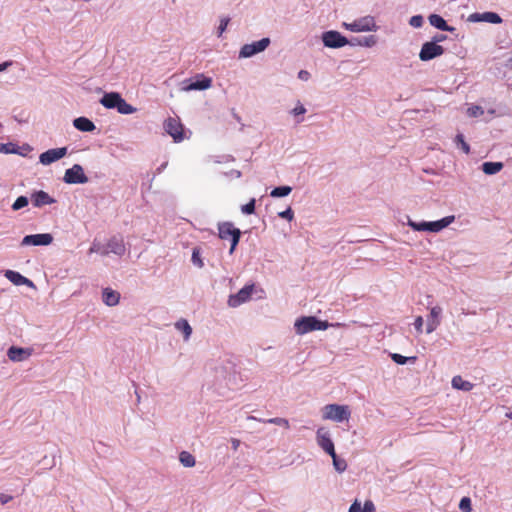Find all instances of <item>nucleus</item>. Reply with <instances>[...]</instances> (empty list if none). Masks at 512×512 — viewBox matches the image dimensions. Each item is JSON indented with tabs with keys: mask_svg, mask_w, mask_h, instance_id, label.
I'll list each match as a JSON object with an SVG mask.
<instances>
[{
	"mask_svg": "<svg viewBox=\"0 0 512 512\" xmlns=\"http://www.w3.org/2000/svg\"><path fill=\"white\" fill-rule=\"evenodd\" d=\"M333 325L314 316H302L295 320L294 329L297 335H305L312 331L326 330Z\"/></svg>",
	"mask_w": 512,
	"mask_h": 512,
	"instance_id": "1",
	"label": "nucleus"
},
{
	"mask_svg": "<svg viewBox=\"0 0 512 512\" xmlns=\"http://www.w3.org/2000/svg\"><path fill=\"white\" fill-rule=\"evenodd\" d=\"M455 220V216L450 215L446 216L440 220L432 221V222H415L408 218L407 225L411 227L414 231H423V232H432L437 233L448 227Z\"/></svg>",
	"mask_w": 512,
	"mask_h": 512,
	"instance_id": "2",
	"label": "nucleus"
},
{
	"mask_svg": "<svg viewBox=\"0 0 512 512\" xmlns=\"http://www.w3.org/2000/svg\"><path fill=\"white\" fill-rule=\"evenodd\" d=\"M342 27L353 33L376 32L379 30L374 16L371 15L359 17L351 22H343Z\"/></svg>",
	"mask_w": 512,
	"mask_h": 512,
	"instance_id": "3",
	"label": "nucleus"
},
{
	"mask_svg": "<svg viewBox=\"0 0 512 512\" xmlns=\"http://www.w3.org/2000/svg\"><path fill=\"white\" fill-rule=\"evenodd\" d=\"M321 416L323 420L340 423L349 420L351 410L347 405L327 404L321 409Z\"/></svg>",
	"mask_w": 512,
	"mask_h": 512,
	"instance_id": "4",
	"label": "nucleus"
},
{
	"mask_svg": "<svg viewBox=\"0 0 512 512\" xmlns=\"http://www.w3.org/2000/svg\"><path fill=\"white\" fill-rule=\"evenodd\" d=\"M218 234L223 240L231 239L230 254H233L241 237V231L235 228L231 222H221L218 224Z\"/></svg>",
	"mask_w": 512,
	"mask_h": 512,
	"instance_id": "5",
	"label": "nucleus"
},
{
	"mask_svg": "<svg viewBox=\"0 0 512 512\" xmlns=\"http://www.w3.org/2000/svg\"><path fill=\"white\" fill-rule=\"evenodd\" d=\"M269 45H270V39L267 37L262 38L259 41L244 44L239 50L238 58L239 59L251 58V57L265 51Z\"/></svg>",
	"mask_w": 512,
	"mask_h": 512,
	"instance_id": "6",
	"label": "nucleus"
},
{
	"mask_svg": "<svg viewBox=\"0 0 512 512\" xmlns=\"http://www.w3.org/2000/svg\"><path fill=\"white\" fill-rule=\"evenodd\" d=\"M322 42L325 47L328 48H341L349 44L348 39L343 36L340 32L335 30H329L322 33Z\"/></svg>",
	"mask_w": 512,
	"mask_h": 512,
	"instance_id": "7",
	"label": "nucleus"
},
{
	"mask_svg": "<svg viewBox=\"0 0 512 512\" xmlns=\"http://www.w3.org/2000/svg\"><path fill=\"white\" fill-rule=\"evenodd\" d=\"M63 181L67 184H85L89 181L84 173V169L79 164H74L65 171Z\"/></svg>",
	"mask_w": 512,
	"mask_h": 512,
	"instance_id": "8",
	"label": "nucleus"
},
{
	"mask_svg": "<svg viewBox=\"0 0 512 512\" xmlns=\"http://www.w3.org/2000/svg\"><path fill=\"white\" fill-rule=\"evenodd\" d=\"M317 445L328 455L335 452L334 443L331 438V433L326 427H319L316 431Z\"/></svg>",
	"mask_w": 512,
	"mask_h": 512,
	"instance_id": "9",
	"label": "nucleus"
},
{
	"mask_svg": "<svg viewBox=\"0 0 512 512\" xmlns=\"http://www.w3.org/2000/svg\"><path fill=\"white\" fill-rule=\"evenodd\" d=\"M444 51L445 50L441 45L428 41L422 45L419 52V58L421 61H430L443 55Z\"/></svg>",
	"mask_w": 512,
	"mask_h": 512,
	"instance_id": "10",
	"label": "nucleus"
},
{
	"mask_svg": "<svg viewBox=\"0 0 512 512\" xmlns=\"http://www.w3.org/2000/svg\"><path fill=\"white\" fill-rule=\"evenodd\" d=\"M254 290V285H246L236 294L229 296L227 304L229 307L236 308L250 300Z\"/></svg>",
	"mask_w": 512,
	"mask_h": 512,
	"instance_id": "11",
	"label": "nucleus"
},
{
	"mask_svg": "<svg viewBox=\"0 0 512 512\" xmlns=\"http://www.w3.org/2000/svg\"><path fill=\"white\" fill-rule=\"evenodd\" d=\"M53 242V236L50 233L26 235L21 246H48Z\"/></svg>",
	"mask_w": 512,
	"mask_h": 512,
	"instance_id": "12",
	"label": "nucleus"
},
{
	"mask_svg": "<svg viewBox=\"0 0 512 512\" xmlns=\"http://www.w3.org/2000/svg\"><path fill=\"white\" fill-rule=\"evenodd\" d=\"M67 152V147L49 149L40 154L39 162L45 166L50 165L66 156Z\"/></svg>",
	"mask_w": 512,
	"mask_h": 512,
	"instance_id": "13",
	"label": "nucleus"
},
{
	"mask_svg": "<svg viewBox=\"0 0 512 512\" xmlns=\"http://www.w3.org/2000/svg\"><path fill=\"white\" fill-rule=\"evenodd\" d=\"M212 86V79L204 75H198L195 81H184L181 90L185 92L193 90H206Z\"/></svg>",
	"mask_w": 512,
	"mask_h": 512,
	"instance_id": "14",
	"label": "nucleus"
},
{
	"mask_svg": "<svg viewBox=\"0 0 512 512\" xmlns=\"http://www.w3.org/2000/svg\"><path fill=\"white\" fill-rule=\"evenodd\" d=\"M33 353L32 348H22L17 346H11L7 350V356L12 362H23L30 358Z\"/></svg>",
	"mask_w": 512,
	"mask_h": 512,
	"instance_id": "15",
	"label": "nucleus"
},
{
	"mask_svg": "<svg viewBox=\"0 0 512 512\" xmlns=\"http://www.w3.org/2000/svg\"><path fill=\"white\" fill-rule=\"evenodd\" d=\"M468 21L472 23L487 22L491 24H499L502 22V19L495 12H483L470 14L468 17Z\"/></svg>",
	"mask_w": 512,
	"mask_h": 512,
	"instance_id": "16",
	"label": "nucleus"
},
{
	"mask_svg": "<svg viewBox=\"0 0 512 512\" xmlns=\"http://www.w3.org/2000/svg\"><path fill=\"white\" fill-rule=\"evenodd\" d=\"M165 130L176 142H180L184 139L183 127L179 121L174 118H169L166 121Z\"/></svg>",
	"mask_w": 512,
	"mask_h": 512,
	"instance_id": "17",
	"label": "nucleus"
},
{
	"mask_svg": "<svg viewBox=\"0 0 512 512\" xmlns=\"http://www.w3.org/2000/svg\"><path fill=\"white\" fill-rule=\"evenodd\" d=\"M442 308L440 306H433L430 308V314L427 318L426 333L434 332L441 323Z\"/></svg>",
	"mask_w": 512,
	"mask_h": 512,
	"instance_id": "18",
	"label": "nucleus"
},
{
	"mask_svg": "<svg viewBox=\"0 0 512 512\" xmlns=\"http://www.w3.org/2000/svg\"><path fill=\"white\" fill-rule=\"evenodd\" d=\"M31 201L34 207L40 208L45 205H51L56 202V200L51 197L45 191H36L31 195Z\"/></svg>",
	"mask_w": 512,
	"mask_h": 512,
	"instance_id": "19",
	"label": "nucleus"
},
{
	"mask_svg": "<svg viewBox=\"0 0 512 512\" xmlns=\"http://www.w3.org/2000/svg\"><path fill=\"white\" fill-rule=\"evenodd\" d=\"M121 295L118 291L106 287L102 289V301L108 307L117 306L120 302Z\"/></svg>",
	"mask_w": 512,
	"mask_h": 512,
	"instance_id": "20",
	"label": "nucleus"
},
{
	"mask_svg": "<svg viewBox=\"0 0 512 512\" xmlns=\"http://www.w3.org/2000/svg\"><path fill=\"white\" fill-rule=\"evenodd\" d=\"M108 254L113 253L117 256H122L126 252V247L122 238L112 237L106 244Z\"/></svg>",
	"mask_w": 512,
	"mask_h": 512,
	"instance_id": "21",
	"label": "nucleus"
},
{
	"mask_svg": "<svg viewBox=\"0 0 512 512\" xmlns=\"http://www.w3.org/2000/svg\"><path fill=\"white\" fill-rule=\"evenodd\" d=\"M4 275L14 285H26L28 287H34L33 282L30 279L21 275L19 272L13 270H6Z\"/></svg>",
	"mask_w": 512,
	"mask_h": 512,
	"instance_id": "22",
	"label": "nucleus"
},
{
	"mask_svg": "<svg viewBox=\"0 0 512 512\" xmlns=\"http://www.w3.org/2000/svg\"><path fill=\"white\" fill-rule=\"evenodd\" d=\"M73 126L82 132H92L96 129L95 124L86 117H78L73 120Z\"/></svg>",
	"mask_w": 512,
	"mask_h": 512,
	"instance_id": "23",
	"label": "nucleus"
},
{
	"mask_svg": "<svg viewBox=\"0 0 512 512\" xmlns=\"http://www.w3.org/2000/svg\"><path fill=\"white\" fill-rule=\"evenodd\" d=\"M428 19H429L430 24L433 27H435L441 31H447V32L455 31V28L452 26H449L440 15L431 14Z\"/></svg>",
	"mask_w": 512,
	"mask_h": 512,
	"instance_id": "24",
	"label": "nucleus"
},
{
	"mask_svg": "<svg viewBox=\"0 0 512 512\" xmlns=\"http://www.w3.org/2000/svg\"><path fill=\"white\" fill-rule=\"evenodd\" d=\"M120 94L117 92L105 93L100 99V103L107 109H115L118 104Z\"/></svg>",
	"mask_w": 512,
	"mask_h": 512,
	"instance_id": "25",
	"label": "nucleus"
},
{
	"mask_svg": "<svg viewBox=\"0 0 512 512\" xmlns=\"http://www.w3.org/2000/svg\"><path fill=\"white\" fill-rule=\"evenodd\" d=\"M349 512H375V505L370 500L366 501L364 505L355 500L349 507Z\"/></svg>",
	"mask_w": 512,
	"mask_h": 512,
	"instance_id": "26",
	"label": "nucleus"
},
{
	"mask_svg": "<svg viewBox=\"0 0 512 512\" xmlns=\"http://www.w3.org/2000/svg\"><path fill=\"white\" fill-rule=\"evenodd\" d=\"M175 329L183 334L184 341H188L192 335V327L186 319H180L175 323Z\"/></svg>",
	"mask_w": 512,
	"mask_h": 512,
	"instance_id": "27",
	"label": "nucleus"
},
{
	"mask_svg": "<svg viewBox=\"0 0 512 512\" xmlns=\"http://www.w3.org/2000/svg\"><path fill=\"white\" fill-rule=\"evenodd\" d=\"M502 162H484L482 164V171L486 175H495L503 169Z\"/></svg>",
	"mask_w": 512,
	"mask_h": 512,
	"instance_id": "28",
	"label": "nucleus"
},
{
	"mask_svg": "<svg viewBox=\"0 0 512 512\" xmlns=\"http://www.w3.org/2000/svg\"><path fill=\"white\" fill-rule=\"evenodd\" d=\"M451 384L454 389L462 391H470L473 388V384L464 380L461 376H454L452 378Z\"/></svg>",
	"mask_w": 512,
	"mask_h": 512,
	"instance_id": "29",
	"label": "nucleus"
},
{
	"mask_svg": "<svg viewBox=\"0 0 512 512\" xmlns=\"http://www.w3.org/2000/svg\"><path fill=\"white\" fill-rule=\"evenodd\" d=\"M307 112V109L305 106L300 102L297 101L295 107L290 110V114L295 118V123L300 124L303 122L304 114Z\"/></svg>",
	"mask_w": 512,
	"mask_h": 512,
	"instance_id": "30",
	"label": "nucleus"
},
{
	"mask_svg": "<svg viewBox=\"0 0 512 512\" xmlns=\"http://www.w3.org/2000/svg\"><path fill=\"white\" fill-rule=\"evenodd\" d=\"M179 462L185 468H192L196 465L195 457L188 451H181L179 453Z\"/></svg>",
	"mask_w": 512,
	"mask_h": 512,
	"instance_id": "31",
	"label": "nucleus"
},
{
	"mask_svg": "<svg viewBox=\"0 0 512 512\" xmlns=\"http://www.w3.org/2000/svg\"><path fill=\"white\" fill-rule=\"evenodd\" d=\"M115 109L120 114H123V115L133 114L136 111V108L133 107L132 105H130L129 103H127L126 100L124 98H122L121 95H120V97L118 99V104H117V107Z\"/></svg>",
	"mask_w": 512,
	"mask_h": 512,
	"instance_id": "32",
	"label": "nucleus"
},
{
	"mask_svg": "<svg viewBox=\"0 0 512 512\" xmlns=\"http://www.w3.org/2000/svg\"><path fill=\"white\" fill-rule=\"evenodd\" d=\"M247 419L248 420H256V421H259V422H265V423H269V424H275V425H278V426L289 428V421L287 419L281 418V417H275V418H270V419L262 420V419H258L255 416H248Z\"/></svg>",
	"mask_w": 512,
	"mask_h": 512,
	"instance_id": "33",
	"label": "nucleus"
},
{
	"mask_svg": "<svg viewBox=\"0 0 512 512\" xmlns=\"http://www.w3.org/2000/svg\"><path fill=\"white\" fill-rule=\"evenodd\" d=\"M0 153L25 155L20 148L12 142L0 143Z\"/></svg>",
	"mask_w": 512,
	"mask_h": 512,
	"instance_id": "34",
	"label": "nucleus"
},
{
	"mask_svg": "<svg viewBox=\"0 0 512 512\" xmlns=\"http://www.w3.org/2000/svg\"><path fill=\"white\" fill-rule=\"evenodd\" d=\"M378 43V38L375 35H368L358 39L356 44L362 47L371 48Z\"/></svg>",
	"mask_w": 512,
	"mask_h": 512,
	"instance_id": "35",
	"label": "nucleus"
},
{
	"mask_svg": "<svg viewBox=\"0 0 512 512\" xmlns=\"http://www.w3.org/2000/svg\"><path fill=\"white\" fill-rule=\"evenodd\" d=\"M330 456L332 457V460H333L334 469L337 472L342 473L347 469L346 461L344 459L339 458L336 455V452H334L333 454H330Z\"/></svg>",
	"mask_w": 512,
	"mask_h": 512,
	"instance_id": "36",
	"label": "nucleus"
},
{
	"mask_svg": "<svg viewBox=\"0 0 512 512\" xmlns=\"http://www.w3.org/2000/svg\"><path fill=\"white\" fill-rule=\"evenodd\" d=\"M291 191L292 188L290 186H279L271 191L270 196L274 198L285 197L288 196Z\"/></svg>",
	"mask_w": 512,
	"mask_h": 512,
	"instance_id": "37",
	"label": "nucleus"
},
{
	"mask_svg": "<svg viewBox=\"0 0 512 512\" xmlns=\"http://www.w3.org/2000/svg\"><path fill=\"white\" fill-rule=\"evenodd\" d=\"M230 22V18L228 16H222L219 19V25L217 27V37L220 38L222 34L226 31L228 24Z\"/></svg>",
	"mask_w": 512,
	"mask_h": 512,
	"instance_id": "38",
	"label": "nucleus"
},
{
	"mask_svg": "<svg viewBox=\"0 0 512 512\" xmlns=\"http://www.w3.org/2000/svg\"><path fill=\"white\" fill-rule=\"evenodd\" d=\"M89 253H99L103 256L108 255L106 245H102L100 242L94 241L89 249Z\"/></svg>",
	"mask_w": 512,
	"mask_h": 512,
	"instance_id": "39",
	"label": "nucleus"
},
{
	"mask_svg": "<svg viewBox=\"0 0 512 512\" xmlns=\"http://www.w3.org/2000/svg\"><path fill=\"white\" fill-rule=\"evenodd\" d=\"M466 113L469 117H479L484 114V110L481 106L472 105V106L468 107Z\"/></svg>",
	"mask_w": 512,
	"mask_h": 512,
	"instance_id": "40",
	"label": "nucleus"
},
{
	"mask_svg": "<svg viewBox=\"0 0 512 512\" xmlns=\"http://www.w3.org/2000/svg\"><path fill=\"white\" fill-rule=\"evenodd\" d=\"M455 143L457 146H459L465 154H468L470 152L469 145L465 142L464 136L462 134H457L455 137Z\"/></svg>",
	"mask_w": 512,
	"mask_h": 512,
	"instance_id": "41",
	"label": "nucleus"
},
{
	"mask_svg": "<svg viewBox=\"0 0 512 512\" xmlns=\"http://www.w3.org/2000/svg\"><path fill=\"white\" fill-rule=\"evenodd\" d=\"M28 203H29V200L26 196H19L13 203L12 209L14 211L20 210V209L24 208L25 206H27Z\"/></svg>",
	"mask_w": 512,
	"mask_h": 512,
	"instance_id": "42",
	"label": "nucleus"
},
{
	"mask_svg": "<svg viewBox=\"0 0 512 512\" xmlns=\"http://www.w3.org/2000/svg\"><path fill=\"white\" fill-rule=\"evenodd\" d=\"M191 261L195 266L199 268H202L204 266L203 260L200 255V250L198 248L193 249Z\"/></svg>",
	"mask_w": 512,
	"mask_h": 512,
	"instance_id": "43",
	"label": "nucleus"
},
{
	"mask_svg": "<svg viewBox=\"0 0 512 512\" xmlns=\"http://www.w3.org/2000/svg\"><path fill=\"white\" fill-rule=\"evenodd\" d=\"M391 358H392V360H393L395 363H397V364H399V365H404V364H406L409 360L414 361V360L416 359L415 357H411V358H409V357H405V356H403V355H401V354H398V353H393V354H391Z\"/></svg>",
	"mask_w": 512,
	"mask_h": 512,
	"instance_id": "44",
	"label": "nucleus"
},
{
	"mask_svg": "<svg viewBox=\"0 0 512 512\" xmlns=\"http://www.w3.org/2000/svg\"><path fill=\"white\" fill-rule=\"evenodd\" d=\"M241 211L246 215L253 214L255 211V199L252 198L247 204L243 205Z\"/></svg>",
	"mask_w": 512,
	"mask_h": 512,
	"instance_id": "45",
	"label": "nucleus"
},
{
	"mask_svg": "<svg viewBox=\"0 0 512 512\" xmlns=\"http://www.w3.org/2000/svg\"><path fill=\"white\" fill-rule=\"evenodd\" d=\"M459 509L462 512H471V500L468 497H463L459 503Z\"/></svg>",
	"mask_w": 512,
	"mask_h": 512,
	"instance_id": "46",
	"label": "nucleus"
},
{
	"mask_svg": "<svg viewBox=\"0 0 512 512\" xmlns=\"http://www.w3.org/2000/svg\"><path fill=\"white\" fill-rule=\"evenodd\" d=\"M423 23H424V19L421 15L412 16L409 20V24L413 28H420V27H422Z\"/></svg>",
	"mask_w": 512,
	"mask_h": 512,
	"instance_id": "47",
	"label": "nucleus"
},
{
	"mask_svg": "<svg viewBox=\"0 0 512 512\" xmlns=\"http://www.w3.org/2000/svg\"><path fill=\"white\" fill-rule=\"evenodd\" d=\"M278 216L288 221H292L294 218V212L291 207H288L286 210L279 212Z\"/></svg>",
	"mask_w": 512,
	"mask_h": 512,
	"instance_id": "48",
	"label": "nucleus"
},
{
	"mask_svg": "<svg viewBox=\"0 0 512 512\" xmlns=\"http://www.w3.org/2000/svg\"><path fill=\"white\" fill-rule=\"evenodd\" d=\"M414 327L418 334L423 332V318L421 316H417L414 321Z\"/></svg>",
	"mask_w": 512,
	"mask_h": 512,
	"instance_id": "49",
	"label": "nucleus"
},
{
	"mask_svg": "<svg viewBox=\"0 0 512 512\" xmlns=\"http://www.w3.org/2000/svg\"><path fill=\"white\" fill-rule=\"evenodd\" d=\"M311 75L307 70H300L298 72V78L302 81H308L310 79Z\"/></svg>",
	"mask_w": 512,
	"mask_h": 512,
	"instance_id": "50",
	"label": "nucleus"
},
{
	"mask_svg": "<svg viewBox=\"0 0 512 512\" xmlns=\"http://www.w3.org/2000/svg\"><path fill=\"white\" fill-rule=\"evenodd\" d=\"M11 500H12V496H10L8 494H4V493L0 494V502H1V504H6V503H8Z\"/></svg>",
	"mask_w": 512,
	"mask_h": 512,
	"instance_id": "51",
	"label": "nucleus"
},
{
	"mask_svg": "<svg viewBox=\"0 0 512 512\" xmlns=\"http://www.w3.org/2000/svg\"><path fill=\"white\" fill-rule=\"evenodd\" d=\"M446 38H447L446 35L438 34L433 37V40L431 42H435L436 44H438L439 42L445 41Z\"/></svg>",
	"mask_w": 512,
	"mask_h": 512,
	"instance_id": "52",
	"label": "nucleus"
},
{
	"mask_svg": "<svg viewBox=\"0 0 512 512\" xmlns=\"http://www.w3.org/2000/svg\"><path fill=\"white\" fill-rule=\"evenodd\" d=\"M230 442H231L232 449L234 451L238 450V448H239V446L241 444L240 440L236 439V438H232Z\"/></svg>",
	"mask_w": 512,
	"mask_h": 512,
	"instance_id": "53",
	"label": "nucleus"
},
{
	"mask_svg": "<svg viewBox=\"0 0 512 512\" xmlns=\"http://www.w3.org/2000/svg\"><path fill=\"white\" fill-rule=\"evenodd\" d=\"M11 64L12 62L10 61L0 63V72L6 70Z\"/></svg>",
	"mask_w": 512,
	"mask_h": 512,
	"instance_id": "54",
	"label": "nucleus"
},
{
	"mask_svg": "<svg viewBox=\"0 0 512 512\" xmlns=\"http://www.w3.org/2000/svg\"><path fill=\"white\" fill-rule=\"evenodd\" d=\"M231 176L239 178V177H241V172L238 170H233V171H231Z\"/></svg>",
	"mask_w": 512,
	"mask_h": 512,
	"instance_id": "55",
	"label": "nucleus"
},
{
	"mask_svg": "<svg viewBox=\"0 0 512 512\" xmlns=\"http://www.w3.org/2000/svg\"><path fill=\"white\" fill-rule=\"evenodd\" d=\"M507 67L512 68V57L509 59Z\"/></svg>",
	"mask_w": 512,
	"mask_h": 512,
	"instance_id": "56",
	"label": "nucleus"
}]
</instances>
